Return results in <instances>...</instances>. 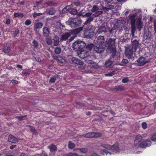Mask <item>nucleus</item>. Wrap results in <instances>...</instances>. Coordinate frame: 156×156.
Masks as SVG:
<instances>
[{"label": "nucleus", "instance_id": "obj_2", "mask_svg": "<svg viewBox=\"0 0 156 156\" xmlns=\"http://www.w3.org/2000/svg\"><path fill=\"white\" fill-rule=\"evenodd\" d=\"M116 38H110L107 39L105 41V47H107L106 49L107 52H108V49H116L115 45Z\"/></svg>", "mask_w": 156, "mask_h": 156}, {"label": "nucleus", "instance_id": "obj_15", "mask_svg": "<svg viewBox=\"0 0 156 156\" xmlns=\"http://www.w3.org/2000/svg\"><path fill=\"white\" fill-rule=\"evenodd\" d=\"M137 62L138 63V66H143L148 62L146 59L143 57L139 58L137 60Z\"/></svg>", "mask_w": 156, "mask_h": 156}, {"label": "nucleus", "instance_id": "obj_6", "mask_svg": "<svg viewBox=\"0 0 156 156\" xmlns=\"http://www.w3.org/2000/svg\"><path fill=\"white\" fill-rule=\"evenodd\" d=\"M81 23V21L77 19H69L66 22L67 25L72 27L75 28L79 26Z\"/></svg>", "mask_w": 156, "mask_h": 156}, {"label": "nucleus", "instance_id": "obj_32", "mask_svg": "<svg viewBox=\"0 0 156 156\" xmlns=\"http://www.w3.org/2000/svg\"><path fill=\"white\" fill-rule=\"evenodd\" d=\"M93 134L92 132L91 133H87L84 134L81 136L87 138H93Z\"/></svg>", "mask_w": 156, "mask_h": 156}, {"label": "nucleus", "instance_id": "obj_55", "mask_svg": "<svg viewBox=\"0 0 156 156\" xmlns=\"http://www.w3.org/2000/svg\"><path fill=\"white\" fill-rule=\"evenodd\" d=\"M142 128L144 129H146L147 127V125L146 122H143L142 124Z\"/></svg>", "mask_w": 156, "mask_h": 156}, {"label": "nucleus", "instance_id": "obj_21", "mask_svg": "<svg viewBox=\"0 0 156 156\" xmlns=\"http://www.w3.org/2000/svg\"><path fill=\"white\" fill-rule=\"evenodd\" d=\"M43 34L44 37H48L50 33V31L48 27H45L43 29Z\"/></svg>", "mask_w": 156, "mask_h": 156}, {"label": "nucleus", "instance_id": "obj_13", "mask_svg": "<svg viewBox=\"0 0 156 156\" xmlns=\"http://www.w3.org/2000/svg\"><path fill=\"white\" fill-rule=\"evenodd\" d=\"M151 142L150 140L143 141L140 143L139 147L142 148H145L147 147H149L151 145Z\"/></svg>", "mask_w": 156, "mask_h": 156}, {"label": "nucleus", "instance_id": "obj_16", "mask_svg": "<svg viewBox=\"0 0 156 156\" xmlns=\"http://www.w3.org/2000/svg\"><path fill=\"white\" fill-rule=\"evenodd\" d=\"M71 60L73 62L78 65H83V62L75 57H73Z\"/></svg>", "mask_w": 156, "mask_h": 156}, {"label": "nucleus", "instance_id": "obj_40", "mask_svg": "<svg viewBox=\"0 0 156 156\" xmlns=\"http://www.w3.org/2000/svg\"><path fill=\"white\" fill-rule=\"evenodd\" d=\"M101 146L103 148H105L108 150H110L111 148V145L108 144H102Z\"/></svg>", "mask_w": 156, "mask_h": 156}, {"label": "nucleus", "instance_id": "obj_24", "mask_svg": "<svg viewBox=\"0 0 156 156\" xmlns=\"http://www.w3.org/2000/svg\"><path fill=\"white\" fill-rule=\"evenodd\" d=\"M114 152H117L119 150V148L118 146V144L115 143L111 147V149Z\"/></svg>", "mask_w": 156, "mask_h": 156}, {"label": "nucleus", "instance_id": "obj_18", "mask_svg": "<svg viewBox=\"0 0 156 156\" xmlns=\"http://www.w3.org/2000/svg\"><path fill=\"white\" fill-rule=\"evenodd\" d=\"M78 56L82 59H85L89 56V54L84 51L80 52L78 54Z\"/></svg>", "mask_w": 156, "mask_h": 156}, {"label": "nucleus", "instance_id": "obj_59", "mask_svg": "<svg viewBox=\"0 0 156 156\" xmlns=\"http://www.w3.org/2000/svg\"><path fill=\"white\" fill-rule=\"evenodd\" d=\"M70 156H79L80 155L76 153L70 152Z\"/></svg>", "mask_w": 156, "mask_h": 156}, {"label": "nucleus", "instance_id": "obj_9", "mask_svg": "<svg viewBox=\"0 0 156 156\" xmlns=\"http://www.w3.org/2000/svg\"><path fill=\"white\" fill-rule=\"evenodd\" d=\"M71 33L70 32V31L66 32L63 34L61 35L59 38V42L61 43L64 41L68 40L69 38L71 37Z\"/></svg>", "mask_w": 156, "mask_h": 156}, {"label": "nucleus", "instance_id": "obj_49", "mask_svg": "<svg viewBox=\"0 0 156 156\" xmlns=\"http://www.w3.org/2000/svg\"><path fill=\"white\" fill-rule=\"evenodd\" d=\"M33 43L34 44L33 46L35 48H37L38 45V43L36 41L34 40L33 41Z\"/></svg>", "mask_w": 156, "mask_h": 156}, {"label": "nucleus", "instance_id": "obj_25", "mask_svg": "<svg viewBox=\"0 0 156 156\" xmlns=\"http://www.w3.org/2000/svg\"><path fill=\"white\" fill-rule=\"evenodd\" d=\"M98 32L99 33H105L107 32V29L105 26L101 25L98 28Z\"/></svg>", "mask_w": 156, "mask_h": 156}, {"label": "nucleus", "instance_id": "obj_36", "mask_svg": "<svg viewBox=\"0 0 156 156\" xmlns=\"http://www.w3.org/2000/svg\"><path fill=\"white\" fill-rule=\"evenodd\" d=\"M62 51V49L60 47H57L54 48V52L56 54H59Z\"/></svg>", "mask_w": 156, "mask_h": 156}, {"label": "nucleus", "instance_id": "obj_28", "mask_svg": "<svg viewBox=\"0 0 156 156\" xmlns=\"http://www.w3.org/2000/svg\"><path fill=\"white\" fill-rule=\"evenodd\" d=\"M113 89L116 91L123 90H125V88L123 85H120L116 86Z\"/></svg>", "mask_w": 156, "mask_h": 156}, {"label": "nucleus", "instance_id": "obj_39", "mask_svg": "<svg viewBox=\"0 0 156 156\" xmlns=\"http://www.w3.org/2000/svg\"><path fill=\"white\" fill-rule=\"evenodd\" d=\"M77 150H79L82 153H86L88 151V149L86 148H77Z\"/></svg>", "mask_w": 156, "mask_h": 156}, {"label": "nucleus", "instance_id": "obj_62", "mask_svg": "<svg viewBox=\"0 0 156 156\" xmlns=\"http://www.w3.org/2000/svg\"><path fill=\"white\" fill-rule=\"evenodd\" d=\"M70 37V38L68 39V41H67V42H68V41H69V42H70L72 41L75 38V36H72V37L71 36Z\"/></svg>", "mask_w": 156, "mask_h": 156}, {"label": "nucleus", "instance_id": "obj_63", "mask_svg": "<svg viewBox=\"0 0 156 156\" xmlns=\"http://www.w3.org/2000/svg\"><path fill=\"white\" fill-rule=\"evenodd\" d=\"M76 104L78 105H79L80 107H83L84 106V105L83 104L80 102H76Z\"/></svg>", "mask_w": 156, "mask_h": 156}, {"label": "nucleus", "instance_id": "obj_57", "mask_svg": "<svg viewBox=\"0 0 156 156\" xmlns=\"http://www.w3.org/2000/svg\"><path fill=\"white\" fill-rule=\"evenodd\" d=\"M42 14V13H37L34 12L33 14V17L34 18L36 17L40 16Z\"/></svg>", "mask_w": 156, "mask_h": 156}, {"label": "nucleus", "instance_id": "obj_58", "mask_svg": "<svg viewBox=\"0 0 156 156\" xmlns=\"http://www.w3.org/2000/svg\"><path fill=\"white\" fill-rule=\"evenodd\" d=\"M108 8L109 10L113 9L114 8V6L113 5H108L106 6Z\"/></svg>", "mask_w": 156, "mask_h": 156}, {"label": "nucleus", "instance_id": "obj_41", "mask_svg": "<svg viewBox=\"0 0 156 156\" xmlns=\"http://www.w3.org/2000/svg\"><path fill=\"white\" fill-rule=\"evenodd\" d=\"M27 115H20L19 116H17L16 118L19 120V121H21L24 120L27 118Z\"/></svg>", "mask_w": 156, "mask_h": 156}, {"label": "nucleus", "instance_id": "obj_44", "mask_svg": "<svg viewBox=\"0 0 156 156\" xmlns=\"http://www.w3.org/2000/svg\"><path fill=\"white\" fill-rule=\"evenodd\" d=\"M93 137H97L101 136V133H100L92 132Z\"/></svg>", "mask_w": 156, "mask_h": 156}, {"label": "nucleus", "instance_id": "obj_4", "mask_svg": "<svg viewBox=\"0 0 156 156\" xmlns=\"http://www.w3.org/2000/svg\"><path fill=\"white\" fill-rule=\"evenodd\" d=\"M95 28L94 27L89 26L85 30L83 34L84 37L87 39H90L94 36Z\"/></svg>", "mask_w": 156, "mask_h": 156}, {"label": "nucleus", "instance_id": "obj_27", "mask_svg": "<svg viewBox=\"0 0 156 156\" xmlns=\"http://www.w3.org/2000/svg\"><path fill=\"white\" fill-rule=\"evenodd\" d=\"M51 151H56L57 150V147L55 145L51 144L48 146Z\"/></svg>", "mask_w": 156, "mask_h": 156}, {"label": "nucleus", "instance_id": "obj_1", "mask_svg": "<svg viewBox=\"0 0 156 156\" xmlns=\"http://www.w3.org/2000/svg\"><path fill=\"white\" fill-rule=\"evenodd\" d=\"M142 13L139 11L137 10L136 12L133 15H131L130 14V16L128 19V22L131 24V34L133 37L134 36V33L136 30V28L135 26V22L136 18L139 17L137 19L136 23V25L138 30L140 31L142 27V23L141 21L142 16H141Z\"/></svg>", "mask_w": 156, "mask_h": 156}, {"label": "nucleus", "instance_id": "obj_31", "mask_svg": "<svg viewBox=\"0 0 156 156\" xmlns=\"http://www.w3.org/2000/svg\"><path fill=\"white\" fill-rule=\"evenodd\" d=\"M113 63L109 58L107 61H106L104 64V66L106 67H110L112 66Z\"/></svg>", "mask_w": 156, "mask_h": 156}, {"label": "nucleus", "instance_id": "obj_64", "mask_svg": "<svg viewBox=\"0 0 156 156\" xmlns=\"http://www.w3.org/2000/svg\"><path fill=\"white\" fill-rule=\"evenodd\" d=\"M154 28L155 33L156 35V21H155L154 23Z\"/></svg>", "mask_w": 156, "mask_h": 156}, {"label": "nucleus", "instance_id": "obj_43", "mask_svg": "<svg viewBox=\"0 0 156 156\" xmlns=\"http://www.w3.org/2000/svg\"><path fill=\"white\" fill-rule=\"evenodd\" d=\"M82 15L83 16H86L88 18L90 17H94L92 12H88L85 13L84 14H83Z\"/></svg>", "mask_w": 156, "mask_h": 156}, {"label": "nucleus", "instance_id": "obj_51", "mask_svg": "<svg viewBox=\"0 0 156 156\" xmlns=\"http://www.w3.org/2000/svg\"><path fill=\"white\" fill-rule=\"evenodd\" d=\"M151 140L153 141H156V133L153 134L151 137Z\"/></svg>", "mask_w": 156, "mask_h": 156}, {"label": "nucleus", "instance_id": "obj_52", "mask_svg": "<svg viewBox=\"0 0 156 156\" xmlns=\"http://www.w3.org/2000/svg\"><path fill=\"white\" fill-rule=\"evenodd\" d=\"M102 10H104V12H107L109 11V9L106 6L104 7L102 6Z\"/></svg>", "mask_w": 156, "mask_h": 156}, {"label": "nucleus", "instance_id": "obj_26", "mask_svg": "<svg viewBox=\"0 0 156 156\" xmlns=\"http://www.w3.org/2000/svg\"><path fill=\"white\" fill-rule=\"evenodd\" d=\"M94 46L93 44H90L87 45H86L85 48V51H86L87 52L90 51L92 48L93 47L94 48Z\"/></svg>", "mask_w": 156, "mask_h": 156}, {"label": "nucleus", "instance_id": "obj_60", "mask_svg": "<svg viewBox=\"0 0 156 156\" xmlns=\"http://www.w3.org/2000/svg\"><path fill=\"white\" fill-rule=\"evenodd\" d=\"M122 62L123 64H126L129 62L127 59H123L122 61Z\"/></svg>", "mask_w": 156, "mask_h": 156}, {"label": "nucleus", "instance_id": "obj_38", "mask_svg": "<svg viewBox=\"0 0 156 156\" xmlns=\"http://www.w3.org/2000/svg\"><path fill=\"white\" fill-rule=\"evenodd\" d=\"M24 15L22 13L17 12L15 13L14 14V18L19 17H20L21 18H23L24 17Z\"/></svg>", "mask_w": 156, "mask_h": 156}, {"label": "nucleus", "instance_id": "obj_56", "mask_svg": "<svg viewBox=\"0 0 156 156\" xmlns=\"http://www.w3.org/2000/svg\"><path fill=\"white\" fill-rule=\"evenodd\" d=\"M129 81L128 77H126L125 78H123L122 80V82L124 83H126L128 82Z\"/></svg>", "mask_w": 156, "mask_h": 156}, {"label": "nucleus", "instance_id": "obj_22", "mask_svg": "<svg viewBox=\"0 0 156 156\" xmlns=\"http://www.w3.org/2000/svg\"><path fill=\"white\" fill-rule=\"evenodd\" d=\"M83 27H81L80 28H76L73 30L70 31V32L71 33V35L73 34H77L79 33L81 31L83 30Z\"/></svg>", "mask_w": 156, "mask_h": 156}, {"label": "nucleus", "instance_id": "obj_30", "mask_svg": "<svg viewBox=\"0 0 156 156\" xmlns=\"http://www.w3.org/2000/svg\"><path fill=\"white\" fill-rule=\"evenodd\" d=\"M43 24L41 22H37L34 24V29L37 30L38 29H41L43 27Z\"/></svg>", "mask_w": 156, "mask_h": 156}, {"label": "nucleus", "instance_id": "obj_5", "mask_svg": "<svg viewBox=\"0 0 156 156\" xmlns=\"http://www.w3.org/2000/svg\"><path fill=\"white\" fill-rule=\"evenodd\" d=\"M86 45V44L84 41L77 40L73 44L72 48L75 50L79 51L84 48Z\"/></svg>", "mask_w": 156, "mask_h": 156}, {"label": "nucleus", "instance_id": "obj_35", "mask_svg": "<svg viewBox=\"0 0 156 156\" xmlns=\"http://www.w3.org/2000/svg\"><path fill=\"white\" fill-rule=\"evenodd\" d=\"M28 126L30 128V131L31 132L34 134L35 135H37L38 133L37 131L34 127L30 125Z\"/></svg>", "mask_w": 156, "mask_h": 156}, {"label": "nucleus", "instance_id": "obj_53", "mask_svg": "<svg viewBox=\"0 0 156 156\" xmlns=\"http://www.w3.org/2000/svg\"><path fill=\"white\" fill-rule=\"evenodd\" d=\"M31 23V21L30 20H27L25 22V24L26 25H29Z\"/></svg>", "mask_w": 156, "mask_h": 156}, {"label": "nucleus", "instance_id": "obj_33", "mask_svg": "<svg viewBox=\"0 0 156 156\" xmlns=\"http://www.w3.org/2000/svg\"><path fill=\"white\" fill-rule=\"evenodd\" d=\"M94 17H90L87 19L86 21L84 23V26L89 23L91 21L93 20Z\"/></svg>", "mask_w": 156, "mask_h": 156}, {"label": "nucleus", "instance_id": "obj_46", "mask_svg": "<svg viewBox=\"0 0 156 156\" xmlns=\"http://www.w3.org/2000/svg\"><path fill=\"white\" fill-rule=\"evenodd\" d=\"M13 35L14 37H16V36H18V34H19L20 33V31L18 29H16L13 31Z\"/></svg>", "mask_w": 156, "mask_h": 156}, {"label": "nucleus", "instance_id": "obj_8", "mask_svg": "<svg viewBox=\"0 0 156 156\" xmlns=\"http://www.w3.org/2000/svg\"><path fill=\"white\" fill-rule=\"evenodd\" d=\"M105 48L104 45H101L96 44L94 47V50L95 52L98 54H101L105 51Z\"/></svg>", "mask_w": 156, "mask_h": 156}, {"label": "nucleus", "instance_id": "obj_45", "mask_svg": "<svg viewBox=\"0 0 156 156\" xmlns=\"http://www.w3.org/2000/svg\"><path fill=\"white\" fill-rule=\"evenodd\" d=\"M101 153L104 155L105 154L107 155L108 153H109L110 155L111 154V153L110 152L108 151L105 149H102L100 151Z\"/></svg>", "mask_w": 156, "mask_h": 156}, {"label": "nucleus", "instance_id": "obj_23", "mask_svg": "<svg viewBox=\"0 0 156 156\" xmlns=\"http://www.w3.org/2000/svg\"><path fill=\"white\" fill-rule=\"evenodd\" d=\"M73 7L72 4L67 5L62 10V12L63 13H67Z\"/></svg>", "mask_w": 156, "mask_h": 156}, {"label": "nucleus", "instance_id": "obj_42", "mask_svg": "<svg viewBox=\"0 0 156 156\" xmlns=\"http://www.w3.org/2000/svg\"><path fill=\"white\" fill-rule=\"evenodd\" d=\"M75 147V144L71 141H69L68 144V147L69 149H72Z\"/></svg>", "mask_w": 156, "mask_h": 156}, {"label": "nucleus", "instance_id": "obj_19", "mask_svg": "<svg viewBox=\"0 0 156 156\" xmlns=\"http://www.w3.org/2000/svg\"><path fill=\"white\" fill-rule=\"evenodd\" d=\"M132 47L131 48L134 50H136L137 48L139 47V44L138 41L134 40L132 42Z\"/></svg>", "mask_w": 156, "mask_h": 156}, {"label": "nucleus", "instance_id": "obj_17", "mask_svg": "<svg viewBox=\"0 0 156 156\" xmlns=\"http://www.w3.org/2000/svg\"><path fill=\"white\" fill-rule=\"evenodd\" d=\"M8 141L12 143H15L18 141V139L14 136L10 135L8 137Z\"/></svg>", "mask_w": 156, "mask_h": 156}, {"label": "nucleus", "instance_id": "obj_12", "mask_svg": "<svg viewBox=\"0 0 156 156\" xmlns=\"http://www.w3.org/2000/svg\"><path fill=\"white\" fill-rule=\"evenodd\" d=\"M133 48H131V47H129L128 48L126 49V55L129 58H131L133 55L134 51H136Z\"/></svg>", "mask_w": 156, "mask_h": 156}, {"label": "nucleus", "instance_id": "obj_14", "mask_svg": "<svg viewBox=\"0 0 156 156\" xmlns=\"http://www.w3.org/2000/svg\"><path fill=\"white\" fill-rule=\"evenodd\" d=\"M97 44L101 45H105V41L104 36H100L97 37Z\"/></svg>", "mask_w": 156, "mask_h": 156}, {"label": "nucleus", "instance_id": "obj_3", "mask_svg": "<svg viewBox=\"0 0 156 156\" xmlns=\"http://www.w3.org/2000/svg\"><path fill=\"white\" fill-rule=\"evenodd\" d=\"M107 52L111 54L109 59L113 63L117 62L120 61V57L116 54V50L108 49Z\"/></svg>", "mask_w": 156, "mask_h": 156}, {"label": "nucleus", "instance_id": "obj_37", "mask_svg": "<svg viewBox=\"0 0 156 156\" xmlns=\"http://www.w3.org/2000/svg\"><path fill=\"white\" fill-rule=\"evenodd\" d=\"M58 75H55L51 77L49 80V82L51 83H55L56 79L58 78Z\"/></svg>", "mask_w": 156, "mask_h": 156}, {"label": "nucleus", "instance_id": "obj_34", "mask_svg": "<svg viewBox=\"0 0 156 156\" xmlns=\"http://www.w3.org/2000/svg\"><path fill=\"white\" fill-rule=\"evenodd\" d=\"M10 48L8 46H5L3 49V51L5 53H8L10 51Z\"/></svg>", "mask_w": 156, "mask_h": 156}, {"label": "nucleus", "instance_id": "obj_54", "mask_svg": "<svg viewBox=\"0 0 156 156\" xmlns=\"http://www.w3.org/2000/svg\"><path fill=\"white\" fill-rule=\"evenodd\" d=\"M47 112L48 114H50L54 116L57 117L58 114L56 112Z\"/></svg>", "mask_w": 156, "mask_h": 156}, {"label": "nucleus", "instance_id": "obj_48", "mask_svg": "<svg viewBox=\"0 0 156 156\" xmlns=\"http://www.w3.org/2000/svg\"><path fill=\"white\" fill-rule=\"evenodd\" d=\"M116 74V71H113L110 73L105 74V75L107 76H111Z\"/></svg>", "mask_w": 156, "mask_h": 156}, {"label": "nucleus", "instance_id": "obj_7", "mask_svg": "<svg viewBox=\"0 0 156 156\" xmlns=\"http://www.w3.org/2000/svg\"><path fill=\"white\" fill-rule=\"evenodd\" d=\"M90 10L94 17L99 16L103 13L102 9L98 5H94Z\"/></svg>", "mask_w": 156, "mask_h": 156}, {"label": "nucleus", "instance_id": "obj_10", "mask_svg": "<svg viewBox=\"0 0 156 156\" xmlns=\"http://www.w3.org/2000/svg\"><path fill=\"white\" fill-rule=\"evenodd\" d=\"M125 21L121 19L118 20L115 23V26L116 28L120 30L125 26Z\"/></svg>", "mask_w": 156, "mask_h": 156}, {"label": "nucleus", "instance_id": "obj_29", "mask_svg": "<svg viewBox=\"0 0 156 156\" xmlns=\"http://www.w3.org/2000/svg\"><path fill=\"white\" fill-rule=\"evenodd\" d=\"M56 12L55 9L54 8H51L48 9L46 13L49 15H53L55 14Z\"/></svg>", "mask_w": 156, "mask_h": 156}, {"label": "nucleus", "instance_id": "obj_47", "mask_svg": "<svg viewBox=\"0 0 156 156\" xmlns=\"http://www.w3.org/2000/svg\"><path fill=\"white\" fill-rule=\"evenodd\" d=\"M46 41L48 45H50L52 44L53 42L51 39L49 38H47Z\"/></svg>", "mask_w": 156, "mask_h": 156}, {"label": "nucleus", "instance_id": "obj_11", "mask_svg": "<svg viewBox=\"0 0 156 156\" xmlns=\"http://www.w3.org/2000/svg\"><path fill=\"white\" fill-rule=\"evenodd\" d=\"M142 137L140 135H137L136 136L134 142V146L136 147H139L140 144V142L142 139Z\"/></svg>", "mask_w": 156, "mask_h": 156}, {"label": "nucleus", "instance_id": "obj_61", "mask_svg": "<svg viewBox=\"0 0 156 156\" xmlns=\"http://www.w3.org/2000/svg\"><path fill=\"white\" fill-rule=\"evenodd\" d=\"M70 37V38L68 39V41H67V42H68V41H69V42H70L72 41L75 38V36H72V37L71 36Z\"/></svg>", "mask_w": 156, "mask_h": 156}, {"label": "nucleus", "instance_id": "obj_20", "mask_svg": "<svg viewBox=\"0 0 156 156\" xmlns=\"http://www.w3.org/2000/svg\"><path fill=\"white\" fill-rule=\"evenodd\" d=\"M53 45L54 46H57L59 44V38L57 35H55L53 37Z\"/></svg>", "mask_w": 156, "mask_h": 156}, {"label": "nucleus", "instance_id": "obj_50", "mask_svg": "<svg viewBox=\"0 0 156 156\" xmlns=\"http://www.w3.org/2000/svg\"><path fill=\"white\" fill-rule=\"evenodd\" d=\"M70 13L73 15H75L77 14V11L76 9H73L71 10Z\"/></svg>", "mask_w": 156, "mask_h": 156}]
</instances>
